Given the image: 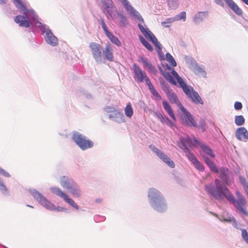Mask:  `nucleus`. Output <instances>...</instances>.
<instances>
[{
    "instance_id": "nucleus-1",
    "label": "nucleus",
    "mask_w": 248,
    "mask_h": 248,
    "mask_svg": "<svg viewBox=\"0 0 248 248\" xmlns=\"http://www.w3.org/2000/svg\"><path fill=\"white\" fill-rule=\"evenodd\" d=\"M13 3L22 13V15H17L14 18L15 22L20 27L31 28V31L34 32V27H38L44 35L46 42L53 46L58 44V40L54 35L49 27L39 21V18L34 11L29 8L28 4L22 0H12Z\"/></svg>"
},
{
    "instance_id": "nucleus-2",
    "label": "nucleus",
    "mask_w": 248,
    "mask_h": 248,
    "mask_svg": "<svg viewBox=\"0 0 248 248\" xmlns=\"http://www.w3.org/2000/svg\"><path fill=\"white\" fill-rule=\"evenodd\" d=\"M205 190L210 196L218 201L225 198L228 201L232 202L235 207L244 216H248V212L245 208L246 205L245 199L235 200L229 189L220 180L216 179L215 184L210 183L206 185Z\"/></svg>"
},
{
    "instance_id": "nucleus-3",
    "label": "nucleus",
    "mask_w": 248,
    "mask_h": 248,
    "mask_svg": "<svg viewBox=\"0 0 248 248\" xmlns=\"http://www.w3.org/2000/svg\"><path fill=\"white\" fill-rule=\"evenodd\" d=\"M167 69L171 70L172 76L169 73H165L163 77L172 84L182 88L184 93L195 104H203V101L198 92L190 85H187L184 80L178 74L174 69H171L167 64Z\"/></svg>"
},
{
    "instance_id": "nucleus-4",
    "label": "nucleus",
    "mask_w": 248,
    "mask_h": 248,
    "mask_svg": "<svg viewBox=\"0 0 248 248\" xmlns=\"http://www.w3.org/2000/svg\"><path fill=\"white\" fill-rule=\"evenodd\" d=\"M149 202L156 211L162 213L167 209L166 201L161 192L155 188H150L148 191Z\"/></svg>"
},
{
    "instance_id": "nucleus-5",
    "label": "nucleus",
    "mask_w": 248,
    "mask_h": 248,
    "mask_svg": "<svg viewBox=\"0 0 248 248\" xmlns=\"http://www.w3.org/2000/svg\"><path fill=\"white\" fill-rule=\"evenodd\" d=\"M29 192L40 205L50 211L57 212H65L66 208L61 206H56L53 203L47 200L43 194L35 189H30Z\"/></svg>"
},
{
    "instance_id": "nucleus-6",
    "label": "nucleus",
    "mask_w": 248,
    "mask_h": 248,
    "mask_svg": "<svg viewBox=\"0 0 248 248\" xmlns=\"http://www.w3.org/2000/svg\"><path fill=\"white\" fill-rule=\"evenodd\" d=\"M177 144L179 148L184 151L188 158L192 164L198 160L189 149V148H191L199 144V141L195 138L191 139L189 137H181L180 138L179 141L177 142Z\"/></svg>"
},
{
    "instance_id": "nucleus-7",
    "label": "nucleus",
    "mask_w": 248,
    "mask_h": 248,
    "mask_svg": "<svg viewBox=\"0 0 248 248\" xmlns=\"http://www.w3.org/2000/svg\"><path fill=\"white\" fill-rule=\"evenodd\" d=\"M139 28L145 36V37L149 39L155 45L156 48V51L160 60L164 59V54L162 51V46L158 40L154 35V34L147 28H145L140 24H138Z\"/></svg>"
},
{
    "instance_id": "nucleus-8",
    "label": "nucleus",
    "mask_w": 248,
    "mask_h": 248,
    "mask_svg": "<svg viewBox=\"0 0 248 248\" xmlns=\"http://www.w3.org/2000/svg\"><path fill=\"white\" fill-rule=\"evenodd\" d=\"M72 140L82 150H86L91 148L93 146V141L88 139L86 136L78 132L73 133Z\"/></svg>"
},
{
    "instance_id": "nucleus-9",
    "label": "nucleus",
    "mask_w": 248,
    "mask_h": 248,
    "mask_svg": "<svg viewBox=\"0 0 248 248\" xmlns=\"http://www.w3.org/2000/svg\"><path fill=\"white\" fill-rule=\"evenodd\" d=\"M89 47L95 61L98 63L103 62L104 58L103 53V48L102 46L98 43L92 42L89 44Z\"/></svg>"
},
{
    "instance_id": "nucleus-10",
    "label": "nucleus",
    "mask_w": 248,
    "mask_h": 248,
    "mask_svg": "<svg viewBox=\"0 0 248 248\" xmlns=\"http://www.w3.org/2000/svg\"><path fill=\"white\" fill-rule=\"evenodd\" d=\"M50 190L52 193L62 199L64 202L68 203L72 207L77 210L78 209L79 207L75 201L70 198L66 193L62 191L60 188L56 186H52L50 188Z\"/></svg>"
},
{
    "instance_id": "nucleus-11",
    "label": "nucleus",
    "mask_w": 248,
    "mask_h": 248,
    "mask_svg": "<svg viewBox=\"0 0 248 248\" xmlns=\"http://www.w3.org/2000/svg\"><path fill=\"white\" fill-rule=\"evenodd\" d=\"M180 110L183 112V115L181 116L183 124L187 126L198 127L197 123L192 115L184 106H181Z\"/></svg>"
},
{
    "instance_id": "nucleus-12",
    "label": "nucleus",
    "mask_w": 248,
    "mask_h": 248,
    "mask_svg": "<svg viewBox=\"0 0 248 248\" xmlns=\"http://www.w3.org/2000/svg\"><path fill=\"white\" fill-rule=\"evenodd\" d=\"M118 1L123 4L126 11L130 16L137 19L139 21L144 23L143 19L141 16L132 6L128 0H118Z\"/></svg>"
},
{
    "instance_id": "nucleus-13",
    "label": "nucleus",
    "mask_w": 248,
    "mask_h": 248,
    "mask_svg": "<svg viewBox=\"0 0 248 248\" xmlns=\"http://www.w3.org/2000/svg\"><path fill=\"white\" fill-rule=\"evenodd\" d=\"M218 177L224 184L230 186L234 182L232 173L227 168H221L218 170Z\"/></svg>"
},
{
    "instance_id": "nucleus-14",
    "label": "nucleus",
    "mask_w": 248,
    "mask_h": 248,
    "mask_svg": "<svg viewBox=\"0 0 248 248\" xmlns=\"http://www.w3.org/2000/svg\"><path fill=\"white\" fill-rule=\"evenodd\" d=\"M149 148L168 166L171 168H174L175 164L174 162L163 152L160 150L153 145H150L149 146Z\"/></svg>"
},
{
    "instance_id": "nucleus-15",
    "label": "nucleus",
    "mask_w": 248,
    "mask_h": 248,
    "mask_svg": "<svg viewBox=\"0 0 248 248\" xmlns=\"http://www.w3.org/2000/svg\"><path fill=\"white\" fill-rule=\"evenodd\" d=\"M101 24L103 30H104L106 35L109 38L111 42L118 46H121L122 43L117 37L113 35L108 29V28L105 23L104 20L102 18L100 19Z\"/></svg>"
},
{
    "instance_id": "nucleus-16",
    "label": "nucleus",
    "mask_w": 248,
    "mask_h": 248,
    "mask_svg": "<svg viewBox=\"0 0 248 248\" xmlns=\"http://www.w3.org/2000/svg\"><path fill=\"white\" fill-rule=\"evenodd\" d=\"M166 95L171 103L176 104L178 108L181 109V106H183L176 94L171 90L169 86H166L164 89Z\"/></svg>"
},
{
    "instance_id": "nucleus-17",
    "label": "nucleus",
    "mask_w": 248,
    "mask_h": 248,
    "mask_svg": "<svg viewBox=\"0 0 248 248\" xmlns=\"http://www.w3.org/2000/svg\"><path fill=\"white\" fill-rule=\"evenodd\" d=\"M212 214L217 217L221 222H227L232 223V225L235 228L238 229L237 223L235 218L232 216L228 214H223L221 216H218L217 214L212 213Z\"/></svg>"
},
{
    "instance_id": "nucleus-18",
    "label": "nucleus",
    "mask_w": 248,
    "mask_h": 248,
    "mask_svg": "<svg viewBox=\"0 0 248 248\" xmlns=\"http://www.w3.org/2000/svg\"><path fill=\"white\" fill-rule=\"evenodd\" d=\"M133 72L134 74V78L138 82H142L146 77V73L142 71L140 67L136 63L133 65Z\"/></svg>"
},
{
    "instance_id": "nucleus-19",
    "label": "nucleus",
    "mask_w": 248,
    "mask_h": 248,
    "mask_svg": "<svg viewBox=\"0 0 248 248\" xmlns=\"http://www.w3.org/2000/svg\"><path fill=\"white\" fill-rule=\"evenodd\" d=\"M235 136L239 140L247 141L248 140V131L244 127H239L236 130Z\"/></svg>"
},
{
    "instance_id": "nucleus-20",
    "label": "nucleus",
    "mask_w": 248,
    "mask_h": 248,
    "mask_svg": "<svg viewBox=\"0 0 248 248\" xmlns=\"http://www.w3.org/2000/svg\"><path fill=\"white\" fill-rule=\"evenodd\" d=\"M108 117L110 119L119 123L125 122L124 115L117 109L112 113L109 114Z\"/></svg>"
},
{
    "instance_id": "nucleus-21",
    "label": "nucleus",
    "mask_w": 248,
    "mask_h": 248,
    "mask_svg": "<svg viewBox=\"0 0 248 248\" xmlns=\"http://www.w3.org/2000/svg\"><path fill=\"white\" fill-rule=\"evenodd\" d=\"M60 183L63 188L68 190L76 182L70 177L63 176L61 177Z\"/></svg>"
},
{
    "instance_id": "nucleus-22",
    "label": "nucleus",
    "mask_w": 248,
    "mask_h": 248,
    "mask_svg": "<svg viewBox=\"0 0 248 248\" xmlns=\"http://www.w3.org/2000/svg\"><path fill=\"white\" fill-rule=\"evenodd\" d=\"M68 190L74 198H80L83 194L80 187L77 183H75Z\"/></svg>"
},
{
    "instance_id": "nucleus-23",
    "label": "nucleus",
    "mask_w": 248,
    "mask_h": 248,
    "mask_svg": "<svg viewBox=\"0 0 248 248\" xmlns=\"http://www.w3.org/2000/svg\"><path fill=\"white\" fill-rule=\"evenodd\" d=\"M103 55H104V60L106 59L109 62L113 61V49L109 43L106 45L105 49L103 51Z\"/></svg>"
},
{
    "instance_id": "nucleus-24",
    "label": "nucleus",
    "mask_w": 248,
    "mask_h": 248,
    "mask_svg": "<svg viewBox=\"0 0 248 248\" xmlns=\"http://www.w3.org/2000/svg\"><path fill=\"white\" fill-rule=\"evenodd\" d=\"M116 9V8L113 4V5H109L108 6L103 8V11L108 19H113L115 16L114 12L115 11Z\"/></svg>"
},
{
    "instance_id": "nucleus-25",
    "label": "nucleus",
    "mask_w": 248,
    "mask_h": 248,
    "mask_svg": "<svg viewBox=\"0 0 248 248\" xmlns=\"http://www.w3.org/2000/svg\"><path fill=\"white\" fill-rule=\"evenodd\" d=\"M230 8L237 15H242V10L232 0H224Z\"/></svg>"
},
{
    "instance_id": "nucleus-26",
    "label": "nucleus",
    "mask_w": 248,
    "mask_h": 248,
    "mask_svg": "<svg viewBox=\"0 0 248 248\" xmlns=\"http://www.w3.org/2000/svg\"><path fill=\"white\" fill-rule=\"evenodd\" d=\"M162 105L165 110L167 112L172 120L174 122L176 121V117L169 103L167 101L164 100L162 102Z\"/></svg>"
},
{
    "instance_id": "nucleus-27",
    "label": "nucleus",
    "mask_w": 248,
    "mask_h": 248,
    "mask_svg": "<svg viewBox=\"0 0 248 248\" xmlns=\"http://www.w3.org/2000/svg\"><path fill=\"white\" fill-rule=\"evenodd\" d=\"M202 155L204 161L205 162L207 165L209 167L211 170L214 171L216 173H218V170L217 169L215 163L212 160L209 159L207 156H206L205 155L202 154Z\"/></svg>"
},
{
    "instance_id": "nucleus-28",
    "label": "nucleus",
    "mask_w": 248,
    "mask_h": 248,
    "mask_svg": "<svg viewBox=\"0 0 248 248\" xmlns=\"http://www.w3.org/2000/svg\"><path fill=\"white\" fill-rule=\"evenodd\" d=\"M117 16L119 17L120 24L123 27H126L129 24V21L127 17L122 12L117 13Z\"/></svg>"
},
{
    "instance_id": "nucleus-29",
    "label": "nucleus",
    "mask_w": 248,
    "mask_h": 248,
    "mask_svg": "<svg viewBox=\"0 0 248 248\" xmlns=\"http://www.w3.org/2000/svg\"><path fill=\"white\" fill-rule=\"evenodd\" d=\"M207 14L208 13L207 12H198L194 17V22L196 23H199L201 22L206 17Z\"/></svg>"
},
{
    "instance_id": "nucleus-30",
    "label": "nucleus",
    "mask_w": 248,
    "mask_h": 248,
    "mask_svg": "<svg viewBox=\"0 0 248 248\" xmlns=\"http://www.w3.org/2000/svg\"><path fill=\"white\" fill-rule=\"evenodd\" d=\"M193 72L197 76L205 78L206 73L204 68L198 64L193 70Z\"/></svg>"
},
{
    "instance_id": "nucleus-31",
    "label": "nucleus",
    "mask_w": 248,
    "mask_h": 248,
    "mask_svg": "<svg viewBox=\"0 0 248 248\" xmlns=\"http://www.w3.org/2000/svg\"><path fill=\"white\" fill-rule=\"evenodd\" d=\"M198 145H200L202 151L203 153L209 155L212 158H214L215 157V155L213 151L208 146L205 145L204 144H200L199 142Z\"/></svg>"
},
{
    "instance_id": "nucleus-32",
    "label": "nucleus",
    "mask_w": 248,
    "mask_h": 248,
    "mask_svg": "<svg viewBox=\"0 0 248 248\" xmlns=\"http://www.w3.org/2000/svg\"><path fill=\"white\" fill-rule=\"evenodd\" d=\"M185 60L192 70L198 64L196 61L191 57L186 56L185 57Z\"/></svg>"
},
{
    "instance_id": "nucleus-33",
    "label": "nucleus",
    "mask_w": 248,
    "mask_h": 248,
    "mask_svg": "<svg viewBox=\"0 0 248 248\" xmlns=\"http://www.w3.org/2000/svg\"><path fill=\"white\" fill-rule=\"evenodd\" d=\"M133 113L132 106L130 103H128L124 108V114L127 117L131 118L133 115Z\"/></svg>"
},
{
    "instance_id": "nucleus-34",
    "label": "nucleus",
    "mask_w": 248,
    "mask_h": 248,
    "mask_svg": "<svg viewBox=\"0 0 248 248\" xmlns=\"http://www.w3.org/2000/svg\"><path fill=\"white\" fill-rule=\"evenodd\" d=\"M140 59L144 67L148 68L151 71L154 70V67L150 62H148L146 59L143 57H140Z\"/></svg>"
},
{
    "instance_id": "nucleus-35",
    "label": "nucleus",
    "mask_w": 248,
    "mask_h": 248,
    "mask_svg": "<svg viewBox=\"0 0 248 248\" xmlns=\"http://www.w3.org/2000/svg\"><path fill=\"white\" fill-rule=\"evenodd\" d=\"M0 190L4 195H9V190L6 186L3 179L0 177Z\"/></svg>"
},
{
    "instance_id": "nucleus-36",
    "label": "nucleus",
    "mask_w": 248,
    "mask_h": 248,
    "mask_svg": "<svg viewBox=\"0 0 248 248\" xmlns=\"http://www.w3.org/2000/svg\"><path fill=\"white\" fill-rule=\"evenodd\" d=\"M139 39L142 44L149 51L153 50V47L141 35L139 36Z\"/></svg>"
},
{
    "instance_id": "nucleus-37",
    "label": "nucleus",
    "mask_w": 248,
    "mask_h": 248,
    "mask_svg": "<svg viewBox=\"0 0 248 248\" xmlns=\"http://www.w3.org/2000/svg\"><path fill=\"white\" fill-rule=\"evenodd\" d=\"M166 60L173 67H175L177 65V63H176V62H175V59L171 56V55L169 52H167L166 54Z\"/></svg>"
},
{
    "instance_id": "nucleus-38",
    "label": "nucleus",
    "mask_w": 248,
    "mask_h": 248,
    "mask_svg": "<svg viewBox=\"0 0 248 248\" xmlns=\"http://www.w3.org/2000/svg\"><path fill=\"white\" fill-rule=\"evenodd\" d=\"M234 122L236 125L240 126L244 124L245 119L242 115L236 116L235 117Z\"/></svg>"
},
{
    "instance_id": "nucleus-39",
    "label": "nucleus",
    "mask_w": 248,
    "mask_h": 248,
    "mask_svg": "<svg viewBox=\"0 0 248 248\" xmlns=\"http://www.w3.org/2000/svg\"><path fill=\"white\" fill-rule=\"evenodd\" d=\"M239 181L240 183L243 185L244 189L248 196V184L246 182V180L243 176H239Z\"/></svg>"
},
{
    "instance_id": "nucleus-40",
    "label": "nucleus",
    "mask_w": 248,
    "mask_h": 248,
    "mask_svg": "<svg viewBox=\"0 0 248 248\" xmlns=\"http://www.w3.org/2000/svg\"><path fill=\"white\" fill-rule=\"evenodd\" d=\"M175 21L174 18L173 17L168 18L166 19L165 21H162L161 22V24L162 26L166 28L170 27V24Z\"/></svg>"
},
{
    "instance_id": "nucleus-41",
    "label": "nucleus",
    "mask_w": 248,
    "mask_h": 248,
    "mask_svg": "<svg viewBox=\"0 0 248 248\" xmlns=\"http://www.w3.org/2000/svg\"><path fill=\"white\" fill-rule=\"evenodd\" d=\"M175 21H179L180 20H183V21H185L186 19V12L183 11L181 12L179 14L176 15L174 17Z\"/></svg>"
},
{
    "instance_id": "nucleus-42",
    "label": "nucleus",
    "mask_w": 248,
    "mask_h": 248,
    "mask_svg": "<svg viewBox=\"0 0 248 248\" xmlns=\"http://www.w3.org/2000/svg\"><path fill=\"white\" fill-rule=\"evenodd\" d=\"M169 6L171 9H176L178 6V0H167Z\"/></svg>"
},
{
    "instance_id": "nucleus-43",
    "label": "nucleus",
    "mask_w": 248,
    "mask_h": 248,
    "mask_svg": "<svg viewBox=\"0 0 248 248\" xmlns=\"http://www.w3.org/2000/svg\"><path fill=\"white\" fill-rule=\"evenodd\" d=\"M150 92L156 100H161L162 97L159 93L155 89V87L150 90Z\"/></svg>"
},
{
    "instance_id": "nucleus-44",
    "label": "nucleus",
    "mask_w": 248,
    "mask_h": 248,
    "mask_svg": "<svg viewBox=\"0 0 248 248\" xmlns=\"http://www.w3.org/2000/svg\"><path fill=\"white\" fill-rule=\"evenodd\" d=\"M193 164L195 167L199 171H203L204 170V167L203 165L198 160L196 161L195 162H193Z\"/></svg>"
},
{
    "instance_id": "nucleus-45",
    "label": "nucleus",
    "mask_w": 248,
    "mask_h": 248,
    "mask_svg": "<svg viewBox=\"0 0 248 248\" xmlns=\"http://www.w3.org/2000/svg\"><path fill=\"white\" fill-rule=\"evenodd\" d=\"M241 231V236L244 241L248 244V232L246 229H240Z\"/></svg>"
},
{
    "instance_id": "nucleus-46",
    "label": "nucleus",
    "mask_w": 248,
    "mask_h": 248,
    "mask_svg": "<svg viewBox=\"0 0 248 248\" xmlns=\"http://www.w3.org/2000/svg\"><path fill=\"white\" fill-rule=\"evenodd\" d=\"M162 123H165L167 125L169 126L171 129H173L175 127V125L173 122L170 121L168 117H166L164 121Z\"/></svg>"
},
{
    "instance_id": "nucleus-47",
    "label": "nucleus",
    "mask_w": 248,
    "mask_h": 248,
    "mask_svg": "<svg viewBox=\"0 0 248 248\" xmlns=\"http://www.w3.org/2000/svg\"><path fill=\"white\" fill-rule=\"evenodd\" d=\"M104 7L108 6L109 5H113V2L112 0H100Z\"/></svg>"
},
{
    "instance_id": "nucleus-48",
    "label": "nucleus",
    "mask_w": 248,
    "mask_h": 248,
    "mask_svg": "<svg viewBox=\"0 0 248 248\" xmlns=\"http://www.w3.org/2000/svg\"><path fill=\"white\" fill-rule=\"evenodd\" d=\"M206 125L204 120H201L198 128L202 129V131H205L206 129Z\"/></svg>"
},
{
    "instance_id": "nucleus-49",
    "label": "nucleus",
    "mask_w": 248,
    "mask_h": 248,
    "mask_svg": "<svg viewBox=\"0 0 248 248\" xmlns=\"http://www.w3.org/2000/svg\"><path fill=\"white\" fill-rule=\"evenodd\" d=\"M144 81H145L146 85L148 86L149 90L154 87V86L152 84L149 78L147 76H146V77H145V79H144Z\"/></svg>"
},
{
    "instance_id": "nucleus-50",
    "label": "nucleus",
    "mask_w": 248,
    "mask_h": 248,
    "mask_svg": "<svg viewBox=\"0 0 248 248\" xmlns=\"http://www.w3.org/2000/svg\"><path fill=\"white\" fill-rule=\"evenodd\" d=\"M0 175L5 177H10L11 175L5 170L0 167Z\"/></svg>"
},
{
    "instance_id": "nucleus-51",
    "label": "nucleus",
    "mask_w": 248,
    "mask_h": 248,
    "mask_svg": "<svg viewBox=\"0 0 248 248\" xmlns=\"http://www.w3.org/2000/svg\"><path fill=\"white\" fill-rule=\"evenodd\" d=\"M106 217L104 216L96 215L94 217V220L96 222L103 221L105 220Z\"/></svg>"
},
{
    "instance_id": "nucleus-52",
    "label": "nucleus",
    "mask_w": 248,
    "mask_h": 248,
    "mask_svg": "<svg viewBox=\"0 0 248 248\" xmlns=\"http://www.w3.org/2000/svg\"><path fill=\"white\" fill-rule=\"evenodd\" d=\"M116 109V108L110 106L105 108V110L108 113H112Z\"/></svg>"
},
{
    "instance_id": "nucleus-53",
    "label": "nucleus",
    "mask_w": 248,
    "mask_h": 248,
    "mask_svg": "<svg viewBox=\"0 0 248 248\" xmlns=\"http://www.w3.org/2000/svg\"><path fill=\"white\" fill-rule=\"evenodd\" d=\"M234 107L235 109L239 110L242 108V104L241 102L237 101L234 103Z\"/></svg>"
},
{
    "instance_id": "nucleus-54",
    "label": "nucleus",
    "mask_w": 248,
    "mask_h": 248,
    "mask_svg": "<svg viewBox=\"0 0 248 248\" xmlns=\"http://www.w3.org/2000/svg\"><path fill=\"white\" fill-rule=\"evenodd\" d=\"M156 117L157 118L162 122L163 123V121H164V120L166 118V116H164L161 113H155Z\"/></svg>"
},
{
    "instance_id": "nucleus-55",
    "label": "nucleus",
    "mask_w": 248,
    "mask_h": 248,
    "mask_svg": "<svg viewBox=\"0 0 248 248\" xmlns=\"http://www.w3.org/2000/svg\"><path fill=\"white\" fill-rule=\"evenodd\" d=\"M236 196L237 198V200L241 199H244L243 195L239 192V191H236L235 192Z\"/></svg>"
},
{
    "instance_id": "nucleus-56",
    "label": "nucleus",
    "mask_w": 248,
    "mask_h": 248,
    "mask_svg": "<svg viewBox=\"0 0 248 248\" xmlns=\"http://www.w3.org/2000/svg\"><path fill=\"white\" fill-rule=\"evenodd\" d=\"M215 1L216 3H217V4H218L221 6H224V3L222 0H215Z\"/></svg>"
},
{
    "instance_id": "nucleus-57",
    "label": "nucleus",
    "mask_w": 248,
    "mask_h": 248,
    "mask_svg": "<svg viewBox=\"0 0 248 248\" xmlns=\"http://www.w3.org/2000/svg\"><path fill=\"white\" fill-rule=\"evenodd\" d=\"M102 202V199L101 198H97L95 200L94 202L96 203H100Z\"/></svg>"
},
{
    "instance_id": "nucleus-58",
    "label": "nucleus",
    "mask_w": 248,
    "mask_h": 248,
    "mask_svg": "<svg viewBox=\"0 0 248 248\" xmlns=\"http://www.w3.org/2000/svg\"><path fill=\"white\" fill-rule=\"evenodd\" d=\"M7 0H0V4L3 5L7 3Z\"/></svg>"
},
{
    "instance_id": "nucleus-59",
    "label": "nucleus",
    "mask_w": 248,
    "mask_h": 248,
    "mask_svg": "<svg viewBox=\"0 0 248 248\" xmlns=\"http://www.w3.org/2000/svg\"><path fill=\"white\" fill-rule=\"evenodd\" d=\"M243 2L248 5V0H242Z\"/></svg>"
},
{
    "instance_id": "nucleus-60",
    "label": "nucleus",
    "mask_w": 248,
    "mask_h": 248,
    "mask_svg": "<svg viewBox=\"0 0 248 248\" xmlns=\"http://www.w3.org/2000/svg\"><path fill=\"white\" fill-rule=\"evenodd\" d=\"M91 97V95L90 94H87V98H90Z\"/></svg>"
},
{
    "instance_id": "nucleus-61",
    "label": "nucleus",
    "mask_w": 248,
    "mask_h": 248,
    "mask_svg": "<svg viewBox=\"0 0 248 248\" xmlns=\"http://www.w3.org/2000/svg\"><path fill=\"white\" fill-rule=\"evenodd\" d=\"M27 206L29 207H31V208H33V207L32 206L30 205H29V204H27Z\"/></svg>"
}]
</instances>
